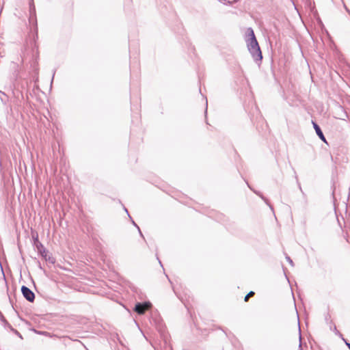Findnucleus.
<instances>
[{
	"label": "nucleus",
	"instance_id": "6ab92c4d",
	"mask_svg": "<svg viewBox=\"0 0 350 350\" xmlns=\"http://www.w3.org/2000/svg\"><path fill=\"white\" fill-rule=\"evenodd\" d=\"M138 230L139 232V235H141L142 237H144V236H143V234H142V232H141L139 228L138 229Z\"/></svg>",
	"mask_w": 350,
	"mask_h": 350
},
{
	"label": "nucleus",
	"instance_id": "6e6552de",
	"mask_svg": "<svg viewBox=\"0 0 350 350\" xmlns=\"http://www.w3.org/2000/svg\"><path fill=\"white\" fill-rule=\"evenodd\" d=\"M255 193H256L258 196H259L265 202V203L269 205L271 209H273L272 206L269 203L268 200L262 196V194L258 191H254Z\"/></svg>",
	"mask_w": 350,
	"mask_h": 350
},
{
	"label": "nucleus",
	"instance_id": "393cba45",
	"mask_svg": "<svg viewBox=\"0 0 350 350\" xmlns=\"http://www.w3.org/2000/svg\"><path fill=\"white\" fill-rule=\"evenodd\" d=\"M247 185H248V187H250V189H252V187H250V185H249L248 184H247Z\"/></svg>",
	"mask_w": 350,
	"mask_h": 350
},
{
	"label": "nucleus",
	"instance_id": "9d476101",
	"mask_svg": "<svg viewBox=\"0 0 350 350\" xmlns=\"http://www.w3.org/2000/svg\"><path fill=\"white\" fill-rule=\"evenodd\" d=\"M254 295V291H250L245 296V298H244V301H247L249 298Z\"/></svg>",
	"mask_w": 350,
	"mask_h": 350
},
{
	"label": "nucleus",
	"instance_id": "1a4fd4ad",
	"mask_svg": "<svg viewBox=\"0 0 350 350\" xmlns=\"http://www.w3.org/2000/svg\"><path fill=\"white\" fill-rule=\"evenodd\" d=\"M46 261H48L51 264H54L55 262V260L53 257L47 256V253L46 254V257H43Z\"/></svg>",
	"mask_w": 350,
	"mask_h": 350
},
{
	"label": "nucleus",
	"instance_id": "2eb2a0df",
	"mask_svg": "<svg viewBox=\"0 0 350 350\" xmlns=\"http://www.w3.org/2000/svg\"><path fill=\"white\" fill-rule=\"evenodd\" d=\"M132 222H133V225L137 228V229L139 228V226L135 223V221L133 220H132Z\"/></svg>",
	"mask_w": 350,
	"mask_h": 350
},
{
	"label": "nucleus",
	"instance_id": "0eeeda50",
	"mask_svg": "<svg viewBox=\"0 0 350 350\" xmlns=\"http://www.w3.org/2000/svg\"><path fill=\"white\" fill-rule=\"evenodd\" d=\"M36 247L37 248L38 252L42 256L46 257V254L47 253L46 250L44 247V245L39 241L38 237H36Z\"/></svg>",
	"mask_w": 350,
	"mask_h": 350
},
{
	"label": "nucleus",
	"instance_id": "39448f33",
	"mask_svg": "<svg viewBox=\"0 0 350 350\" xmlns=\"http://www.w3.org/2000/svg\"><path fill=\"white\" fill-rule=\"evenodd\" d=\"M35 21L36 24V30L37 31V21L36 17V8L33 3V0L29 1V21L31 22L32 21Z\"/></svg>",
	"mask_w": 350,
	"mask_h": 350
},
{
	"label": "nucleus",
	"instance_id": "aec40b11",
	"mask_svg": "<svg viewBox=\"0 0 350 350\" xmlns=\"http://www.w3.org/2000/svg\"><path fill=\"white\" fill-rule=\"evenodd\" d=\"M345 10H347V12H349L350 11V10L347 8V6H346V5H345Z\"/></svg>",
	"mask_w": 350,
	"mask_h": 350
},
{
	"label": "nucleus",
	"instance_id": "f8f14e48",
	"mask_svg": "<svg viewBox=\"0 0 350 350\" xmlns=\"http://www.w3.org/2000/svg\"><path fill=\"white\" fill-rule=\"evenodd\" d=\"M342 340L345 342V345H347V347L349 348V349L350 350V342H349L345 338H342Z\"/></svg>",
	"mask_w": 350,
	"mask_h": 350
},
{
	"label": "nucleus",
	"instance_id": "4468645a",
	"mask_svg": "<svg viewBox=\"0 0 350 350\" xmlns=\"http://www.w3.org/2000/svg\"><path fill=\"white\" fill-rule=\"evenodd\" d=\"M39 334H43V335H46V334H48V333H47V332H39Z\"/></svg>",
	"mask_w": 350,
	"mask_h": 350
},
{
	"label": "nucleus",
	"instance_id": "b1692460",
	"mask_svg": "<svg viewBox=\"0 0 350 350\" xmlns=\"http://www.w3.org/2000/svg\"><path fill=\"white\" fill-rule=\"evenodd\" d=\"M247 185H248V187H250V189H252V187H250V185H249L248 184H247Z\"/></svg>",
	"mask_w": 350,
	"mask_h": 350
},
{
	"label": "nucleus",
	"instance_id": "dca6fc26",
	"mask_svg": "<svg viewBox=\"0 0 350 350\" xmlns=\"http://www.w3.org/2000/svg\"><path fill=\"white\" fill-rule=\"evenodd\" d=\"M208 105V102H207V100H206V106H207ZM207 112V107H206V110H205V113H206Z\"/></svg>",
	"mask_w": 350,
	"mask_h": 350
},
{
	"label": "nucleus",
	"instance_id": "9b49d317",
	"mask_svg": "<svg viewBox=\"0 0 350 350\" xmlns=\"http://www.w3.org/2000/svg\"><path fill=\"white\" fill-rule=\"evenodd\" d=\"M286 260L289 262V264L291 266H294V263H293V260H291V258L288 256H286Z\"/></svg>",
	"mask_w": 350,
	"mask_h": 350
},
{
	"label": "nucleus",
	"instance_id": "423d86ee",
	"mask_svg": "<svg viewBox=\"0 0 350 350\" xmlns=\"http://www.w3.org/2000/svg\"><path fill=\"white\" fill-rule=\"evenodd\" d=\"M312 124L313 128H314L317 136L319 137V139L321 141H323V142L327 144L325 137L321 127L319 126V125L314 121H312Z\"/></svg>",
	"mask_w": 350,
	"mask_h": 350
},
{
	"label": "nucleus",
	"instance_id": "4be33fe9",
	"mask_svg": "<svg viewBox=\"0 0 350 350\" xmlns=\"http://www.w3.org/2000/svg\"><path fill=\"white\" fill-rule=\"evenodd\" d=\"M36 243H37V241H36V237L34 239V245L36 246Z\"/></svg>",
	"mask_w": 350,
	"mask_h": 350
},
{
	"label": "nucleus",
	"instance_id": "f3484780",
	"mask_svg": "<svg viewBox=\"0 0 350 350\" xmlns=\"http://www.w3.org/2000/svg\"><path fill=\"white\" fill-rule=\"evenodd\" d=\"M79 342L83 345V346L84 347V348H85L86 350H89L83 343H82L81 341H79Z\"/></svg>",
	"mask_w": 350,
	"mask_h": 350
},
{
	"label": "nucleus",
	"instance_id": "bb28decb",
	"mask_svg": "<svg viewBox=\"0 0 350 350\" xmlns=\"http://www.w3.org/2000/svg\"><path fill=\"white\" fill-rule=\"evenodd\" d=\"M127 214H128V216H129V218H131V216H130V214H129V213Z\"/></svg>",
	"mask_w": 350,
	"mask_h": 350
},
{
	"label": "nucleus",
	"instance_id": "c85d7f7f",
	"mask_svg": "<svg viewBox=\"0 0 350 350\" xmlns=\"http://www.w3.org/2000/svg\"><path fill=\"white\" fill-rule=\"evenodd\" d=\"M348 13L350 14V11Z\"/></svg>",
	"mask_w": 350,
	"mask_h": 350
},
{
	"label": "nucleus",
	"instance_id": "a211bd4d",
	"mask_svg": "<svg viewBox=\"0 0 350 350\" xmlns=\"http://www.w3.org/2000/svg\"><path fill=\"white\" fill-rule=\"evenodd\" d=\"M298 186H299L300 191L302 192V189H301V185L299 183H298Z\"/></svg>",
	"mask_w": 350,
	"mask_h": 350
},
{
	"label": "nucleus",
	"instance_id": "20e7f679",
	"mask_svg": "<svg viewBox=\"0 0 350 350\" xmlns=\"http://www.w3.org/2000/svg\"><path fill=\"white\" fill-rule=\"evenodd\" d=\"M0 321L2 323V325L5 329H10L11 331L14 332L16 334L21 337V334L9 323V322L5 319L1 312L0 311Z\"/></svg>",
	"mask_w": 350,
	"mask_h": 350
},
{
	"label": "nucleus",
	"instance_id": "f03ea898",
	"mask_svg": "<svg viewBox=\"0 0 350 350\" xmlns=\"http://www.w3.org/2000/svg\"><path fill=\"white\" fill-rule=\"evenodd\" d=\"M151 304L149 301L137 302L134 307V311L139 314H143L146 310L151 307Z\"/></svg>",
	"mask_w": 350,
	"mask_h": 350
},
{
	"label": "nucleus",
	"instance_id": "a878e982",
	"mask_svg": "<svg viewBox=\"0 0 350 350\" xmlns=\"http://www.w3.org/2000/svg\"><path fill=\"white\" fill-rule=\"evenodd\" d=\"M127 214H128V216H129V218H131V216H130V214H129V213Z\"/></svg>",
	"mask_w": 350,
	"mask_h": 350
},
{
	"label": "nucleus",
	"instance_id": "5701e85b",
	"mask_svg": "<svg viewBox=\"0 0 350 350\" xmlns=\"http://www.w3.org/2000/svg\"><path fill=\"white\" fill-rule=\"evenodd\" d=\"M125 211L128 213V211L126 208H124Z\"/></svg>",
	"mask_w": 350,
	"mask_h": 350
},
{
	"label": "nucleus",
	"instance_id": "ddd939ff",
	"mask_svg": "<svg viewBox=\"0 0 350 350\" xmlns=\"http://www.w3.org/2000/svg\"><path fill=\"white\" fill-rule=\"evenodd\" d=\"M334 331H335V332H336V334L340 335V336H341V337H342V338H343V337H342V334H340V333L337 330V329H336V326H334Z\"/></svg>",
	"mask_w": 350,
	"mask_h": 350
},
{
	"label": "nucleus",
	"instance_id": "7ed1b4c3",
	"mask_svg": "<svg viewBox=\"0 0 350 350\" xmlns=\"http://www.w3.org/2000/svg\"><path fill=\"white\" fill-rule=\"evenodd\" d=\"M21 292L23 297L29 302H33L35 299V294L26 286H22Z\"/></svg>",
	"mask_w": 350,
	"mask_h": 350
},
{
	"label": "nucleus",
	"instance_id": "cd10ccee",
	"mask_svg": "<svg viewBox=\"0 0 350 350\" xmlns=\"http://www.w3.org/2000/svg\"><path fill=\"white\" fill-rule=\"evenodd\" d=\"M159 264L162 266L161 262L159 260Z\"/></svg>",
	"mask_w": 350,
	"mask_h": 350
},
{
	"label": "nucleus",
	"instance_id": "f257e3e1",
	"mask_svg": "<svg viewBox=\"0 0 350 350\" xmlns=\"http://www.w3.org/2000/svg\"><path fill=\"white\" fill-rule=\"evenodd\" d=\"M246 39L247 49L255 62H261L262 54L260 46L252 27H248L246 31Z\"/></svg>",
	"mask_w": 350,
	"mask_h": 350
},
{
	"label": "nucleus",
	"instance_id": "412c9836",
	"mask_svg": "<svg viewBox=\"0 0 350 350\" xmlns=\"http://www.w3.org/2000/svg\"><path fill=\"white\" fill-rule=\"evenodd\" d=\"M345 10H347V12H349L350 11V10L347 8V6H346V5H345Z\"/></svg>",
	"mask_w": 350,
	"mask_h": 350
}]
</instances>
